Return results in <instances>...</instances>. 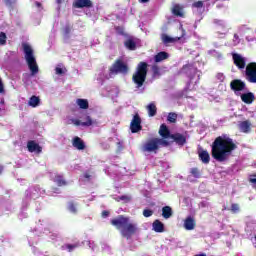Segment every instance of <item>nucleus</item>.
<instances>
[{"instance_id":"49","label":"nucleus","mask_w":256,"mask_h":256,"mask_svg":"<svg viewBox=\"0 0 256 256\" xmlns=\"http://www.w3.org/2000/svg\"><path fill=\"white\" fill-rule=\"evenodd\" d=\"M249 181L250 183H253L254 185H256V175L250 176Z\"/></svg>"},{"instance_id":"5","label":"nucleus","mask_w":256,"mask_h":256,"mask_svg":"<svg viewBox=\"0 0 256 256\" xmlns=\"http://www.w3.org/2000/svg\"><path fill=\"white\" fill-rule=\"evenodd\" d=\"M231 89L236 93V95H240L243 103L247 105H251L253 101H255V94L251 92H244L241 93L245 89V84L241 80H234L230 84Z\"/></svg>"},{"instance_id":"59","label":"nucleus","mask_w":256,"mask_h":256,"mask_svg":"<svg viewBox=\"0 0 256 256\" xmlns=\"http://www.w3.org/2000/svg\"><path fill=\"white\" fill-rule=\"evenodd\" d=\"M3 173V166H0V175Z\"/></svg>"},{"instance_id":"26","label":"nucleus","mask_w":256,"mask_h":256,"mask_svg":"<svg viewBox=\"0 0 256 256\" xmlns=\"http://www.w3.org/2000/svg\"><path fill=\"white\" fill-rule=\"evenodd\" d=\"M39 103H41V99L37 96H32L28 101V105H30V107H39Z\"/></svg>"},{"instance_id":"41","label":"nucleus","mask_w":256,"mask_h":256,"mask_svg":"<svg viewBox=\"0 0 256 256\" xmlns=\"http://www.w3.org/2000/svg\"><path fill=\"white\" fill-rule=\"evenodd\" d=\"M192 7H194L195 9H203V1H198L195 2Z\"/></svg>"},{"instance_id":"51","label":"nucleus","mask_w":256,"mask_h":256,"mask_svg":"<svg viewBox=\"0 0 256 256\" xmlns=\"http://www.w3.org/2000/svg\"><path fill=\"white\" fill-rule=\"evenodd\" d=\"M74 125H76L77 127H79V125L83 126V122L81 120H74Z\"/></svg>"},{"instance_id":"34","label":"nucleus","mask_w":256,"mask_h":256,"mask_svg":"<svg viewBox=\"0 0 256 256\" xmlns=\"http://www.w3.org/2000/svg\"><path fill=\"white\" fill-rule=\"evenodd\" d=\"M114 29L118 35H125V28L122 26H115Z\"/></svg>"},{"instance_id":"48","label":"nucleus","mask_w":256,"mask_h":256,"mask_svg":"<svg viewBox=\"0 0 256 256\" xmlns=\"http://www.w3.org/2000/svg\"><path fill=\"white\" fill-rule=\"evenodd\" d=\"M55 71H56V75H63V68H59V67H56V69H55Z\"/></svg>"},{"instance_id":"53","label":"nucleus","mask_w":256,"mask_h":256,"mask_svg":"<svg viewBox=\"0 0 256 256\" xmlns=\"http://www.w3.org/2000/svg\"><path fill=\"white\" fill-rule=\"evenodd\" d=\"M102 217H109V211L104 210V211L102 212Z\"/></svg>"},{"instance_id":"19","label":"nucleus","mask_w":256,"mask_h":256,"mask_svg":"<svg viewBox=\"0 0 256 256\" xmlns=\"http://www.w3.org/2000/svg\"><path fill=\"white\" fill-rule=\"evenodd\" d=\"M184 229H186V231H193V229H195V219H193V217L188 216L184 220Z\"/></svg>"},{"instance_id":"52","label":"nucleus","mask_w":256,"mask_h":256,"mask_svg":"<svg viewBox=\"0 0 256 256\" xmlns=\"http://www.w3.org/2000/svg\"><path fill=\"white\" fill-rule=\"evenodd\" d=\"M162 167L165 168V169H169V162H163L162 163Z\"/></svg>"},{"instance_id":"21","label":"nucleus","mask_w":256,"mask_h":256,"mask_svg":"<svg viewBox=\"0 0 256 256\" xmlns=\"http://www.w3.org/2000/svg\"><path fill=\"white\" fill-rule=\"evenodd\" d=\"M124 46H125L126 49H128L129 51H135V49H137V42H135V40H133V38H128V39L124 42Z\"/></svg>"},{"instance_id":"27","label":"nucleus","mask_w":256,"mask_h":256,"mask_svg":"<svg viewBox=\"0 0 256 256\" xmlns=\"http://www.w3.org/2000/svg\"><path fill=\"white\" fill-rule=\"evenodd\" d=\"M211 57H214V59H217V61H223V54L217 50H210L208 52Z\"/></svg>"},{"instance_id":"32","label":"nucleus","mask_w":256,"mask_h":256,"mask_svg":"<svg viewBox=\"0 0 256 256\" xmlns=\"http://www.w3.org/2000/svg\"><path fill=\"white\" fill-rule=\"evenodd\" d=\"M191 175L188 176L189 181H193L191 177H194L195 179H199V170L197 168H192L190 170Z\"/></svg>"},{"instance_id":"13","label":"nucleus","mask_w":256,"mask_h":256,"mask_svg":"<svg viewBox=\"0 0 256 256\" xmlns=\"http://www.w3.org/2000/svg\"><path fill=\"white\" fill-rule=\"evenodd\" d=\"M141 129H143V126H141V117L139 116V113H136L130 123V130L131 133H139Z\"/></svg>"},{"instance_id":"37","label":"nucleus","mask_w":256,"mask_h":256,"mask_svg":"<svg viewBox=\"0 0 256 256\" xmlns=\"http://www.w3.org/2000/svg\"><path fill=\"white\" fill-rule=\"evenodd\" d=\"M3 1L7 7H11V8H13V5L17 3V0H3Z\"/></svg>"},{"instance_id":"61","label":"nucleus","mask_w":256,"mask_h":256,"mask_svg":"<svg viewBox=\"0 0 256 256\" xmlns=\"http://www.w3.org/2000/svg\"><path fill=\"white\" fill-rule=\"evenodd\" d=\"M254 240H255V245H254V247H255V249H256V236H255Z\"/></svg>"},{"instance_id":"24","label":"nucleus","mask_w":256,"mask_h":256,"mask_svg":"<svg viewBox=\"0 0 256 256\" xmlns=\"http://www.w3.org/2000/svg\"><path fill=\"white\" fill-rule=\"evenodd\" d=\"M76 103L80 109H89V101L87 99L78 98Z\"/></svg>"},{"instance_id":"40","label":"nucleus","mask_w":256,"mask_h":256,"mask_svg":"<svg viewBox=\"0 0 256 256\" xmlns=\"http://www.w3.org/2000/svg\"><path fill=\"white\" fill-rule=\"evenodd\" d=\"M153 215V210L151 209H144L143 210V216L144 217H151Z\"/></svg>"},{"instance_id":"35","label":"nucleus","mask_w":256,"mask_h":256,"mask_svg":"<svg viewBox=\"0 0 256 256\" xmlns=\"http://www.w3.org/2000/svg\"><path fill=\"white\" fill-rule=\"evenodd\" d=\"M232 43H233L234 47H236V45H239L241 43V38H239V35L234 34Z\"/></svg>"},{"instance_id":"2","label":"nucleus","mask_w":256,"mask_h":256,"mask_svg":"<svg viewBox=\"0 0 256 256\" xmlns=\"http://www.w3.org/2000/svg\"><path fill=\"white\" fill-rule=\"evenodd\" d=\"M111 225L120 231V235H122L124 239H131L133 235H136L137 231H139L137 224L131 223L129 217L124 215H119L117 218L112 219Z\"/></svg>"},{"instance_id":"42","label":"nucleus","mask_w":256,"mask_h":256,"mask_svg":"<svg viewBox=\"0 0 256 256\" xmlns=\"http://www.w3.org/2000/svg\"><path fill=\"white\" fill-rule=\"evenodd\" d=\"M231 211L232 213H239V204H232Z\"/></svg>"},{"instance_id":"25","label":"nucleus","mask_w":256,"mask_h":256,"mask_svg":"<svg viewBox=\"0 0 256 256\" xmlns=\"http://www.w3.org/2000/svg\"><path fill=\"white\" fill-rule=\"evenodd\" d=\"M54 183H56L58 187H64L65 185H67V181H65V179L61 175L55 176Z\"/></svg>"},{"instance_id":"28","label":"nucleus","mask_w":256,"mask_h":256,"mask_svg":"<svg viewBox=\"0 0 256 256\" xmlns=\"http://www.w3.org/2000/svg\"><path fill=\"white\" fill-rule=\"evenodd\" d=\"M147 109L149 117H155L157 115V106L155 104H149Z\"/></svg>"},{"instance_id":"30","label":"nucleus","mask_w":256,"mask_h":256,"mask_svg":"<svg viewBox=\"0 0 256 256\" xmlns=\"http://www.w3.org/2000/svg\"><path fill=\"white\" fill-rule=\"evenodd\" d=\"M166 121L168 123H176L177 122V113H174V112L168 113Z\"/></svg>"},{"instance_id":"60","label":"nucleus","mask_w":256,"mask_h":256,"mask_svg":"<svg viewBox=\"0 0 256 256\" xmlns=\"http://www.w3.org/2000/svg\"><path fill=\"white\" fill-rule=\"evenodd\" d=\"M158 133H159V135H161V128H159Z\"/></svg>"},{"instance_id":"16","label":"nucleus","mask_w":256,"mask_h":256,"mask_svg":"<svg viewBox=\"0 0 256 256\" xmlns=\"http://www.w3.org/2000/svg\"><path fill=\"white\" fill-rule=\"evenodd\" d=\"M214 23L217 27H220L223 30L222 33L218 32V37L223 39V37L227 35V22L223 20H214Z\"/></svg>"},{"instance_id":"7","label":"nucleus","mask_w":256,"mask_h":256,"mask_svg":"<svg viewBox=\"0 0 256 256\" xmlns=\"http://www.w3.org/2000/svg\"><path fill=\"white\" fill-rule=\"evenodd\" d=\"M161 147V138H150L142 146V153H157Z\"/></svg>"},{"instance_id":"12","label":"nucleus","mask_w":256,"mask_h":256,"mask_svg":"<svg viewBox=\"0 0 256 256\" xmlns=\"http://www.w3.org/2000/svg\"><path fill=\"white\" fill-rule=\"evenodd\" d=\"M232 59L234 61V65L238 67V69L243 70L247 65V58L243 57V55L232 52Z\"/></svg>"},{"instance_id":"44","label":"nucleus","mask_w":256,"mask_h":256,"mask_svg":"<svg viewBox=\"0 0 256 256\" xmlns=\"http://www.w3.org/2000/svg\"><path fill=\"white\" fill-rule=\"evenodd\" d=\"M170 55L167 52H161V61H165V59H169Z\"/></svg>"},{"instance_id":"56","label":"nucleus","mask_w":256,"mask_h":256,"mask_svg":"<svg viewBox=\"0 0 256 256\" xmlns=\"http://www.w3.org/2000/svg\"><path fill=\"white\" fill-rule=\"evenodd\" d=\"M36 7H41V2H35Z\"/></svg>"},{"instance_id":"47","label":"nucleus","mask_w":256,"mask_h":256,"mask_svg":"<svg viewBox=\"0 0 256 256\" xmlns=\"http://www.w3.org/2000/svg\"><path fill=\"white\" fill-rule=\"evenodd\" d=\"M66 248L68 251H73V249H77V244H68Z\"/></svg>"},{"instance_id":"10","label":"nucleus","mask_w":256,"mask_h":256,"mask_svg":"<svg viewBox=\"0 0 256 256\" xmlns=\"http://www.w3.org/2000/svg\"><path fill=\"white\" fill-rule=\"evenodd\" d=\"M246 79L249 83H256V62H251L246 66Z\"/></svg>"},{"instance_id":"22","label":"nucleus","mask_w":256,"mask_h":256,"mask_svg":"<svg viewBox=\"0 0 256 256\" xmlns=\"http://www.w3.org/2000/svg\"><path fill=\"white\" fill-rule=\"evenodd\" d=\"M199 159L200 161H202V163H209V161L211 160V157L209 156V152H207L206 150H200L199 151Z\"/></svg>"},{"instance_id":"55","label":"nucleus","mask_w":256,"mask_h":256,"mask_svg":"<svg viewBox=\"0 0 256 256\" xmlns=\"http://www.w3.org/2000/svg\"><path fill=\"white\" fill-rule=\"evenodd\" d=\"M139 3H149V0H139Z\"/></svg>"},{"instance_id":"1","label":"nucleus","mask_w":256,"mask_h":256,"mask_svg":"<svg viewBox=\"0 0 256 256\" xmlns=\"http://www.w3.org/2000/svg\"><path fill=\"white\" fill-rule=\"evenodd\" d=\"M237 146L233 143V140L228 136H220L215 139L212 145V157L216 159V161H227L229 156Z\"/></svg>"},{"instance_id":"23","label":"nucleus","mask_w":256,"mask_h":256,"mask_svg":"<svg viewBox=\"0 0 256 256\" xmlns=\"http://www.w3.org/2000/svg\"><path fill=\"white\" fill-rule=\"evenodd\" d=\"M239 129L242 133H249L251 129V122L250 121H243L239 124Z\"/></svg>"},{"instance_id":"20","label":"nucleus","mask_w":256,"mask_h":256,"mask_svg":"<svg viewBox=\"0 0 256 256\" xmlns=\"http://www.w3.org/2000/svg\"><path fill=\"white\" fill-rule=\"evenodd\" d=\"M162 217L163 219H171L173 217V209L171 206L162 207Z\"/></svg>"},{"instance_id":"8","label":"nucleus","mask_w":256,"mask_h":256,"mask_svg":"<svg viewBox=\"0 0 256 256\" xmlns=\"http://www.w3.org/2000/svg\"><path fill=\"white\" fill-rule=\"evenodd\" d=\"M109 72L112 75H118V73H122L123 75H127L129 73V66L123 60L117 59L113 65L110 67Z\"/></svg>"},{"instance_id":"9","label":"nucleus","mask_w":256,"mask_h":256,"mask_svg":"<svg viewBox=\"0 0 256 256\" xmlns=\"http://www.w3.org/2000/svg\"><path fill=\"white\" fill-rule=\"evenodd\" d=\"M192 75L190 76V80L187 84V91H193L197 87V83H199V79L201 77V72L197 70V68H192L190 70Z\"/></svg>"},{"instance_id":"58","label":"nucleus","mask_w":256,"mask_h":256,"mask_svg":"<svg viewBox=\"0 0 256 256\" xmlns=\"http://www.w3.org/2000/svg\"><path fill=\"white\" fill-rule=\"evenodd\" d=\"M164 225L163 224H161V233H163L165 230H164Z\"/></svg>"},{"instance_id":"3","label":"nucleus","mask_w":256,"mask_h":256,"mask_svg":"<svg viewBox=\"0 0 256 256\" xmlns=\"http://www.w3.org/2000/svg\"><path fill=\"white\" fill-rule=\"evenodd\" d=\"M161 145L167 146L171 145V143H176L177 145H185L186 139L183 134H171V131L167 127V125H161Z\"/></svg>"},{"instance_id":"4","label":"nucleus","mask_w":256,"mask_h":256,"mask_svg":"<svg viewBox=\"0 0 256 256\" xmlns=\"http://www.w3.org/2000/svg\"><path fill=\"white\" fill-rule=\"evenodd\" d=\"M149 64L147 62H139L135 73L132 75V81L136 85L137 89H141L143 85H145V81H147V73Z\"/></svg>"},{"instance_id":"29","label":"nucleus","mask_w":256,"mask_h":256,"mask_svg":"<svg viewBox=\"0 0 256 256\" xmlns=\"http://www.w3.org/2000/svg\"><path fill=\"white\" fill-rule=\"evenodd\" d=\"M96 123H97V121H93L91 116L86 115L85 121L82 122V127H91V125H95Z\"/></svg>"},{"instance_id":"17","label":"nucleus","mask_w":256,"mask_h":256,"mask_svg":"<svg viewBox=\"0 0 256 256\" xmlns=\"http://www.w3.org/2000/svg\"><path fill=\"white\" fill-rule=\"evenodd\" d=\"M72 146L78 151H83L85 149V142L80 137L76 136L72 139Z\"/></svg>"},{"instance_id":"46","label":"nucleus","mask_w":256,"mask_h":256,"mask_svg":"<svg viewBox=\"0 0 256 256\" xmlns=\"http://www.w3.org/2000/svg\"><path fill=\"white\" fill-rule=\"evenodd\" d=\"M0 93H5V85L3 84V80L0 78Z\"/></svg>"},{"instance_id":"6","label":"nucleus","mask_w":256,"mask_h":256,"mask_svg":"<svg viewBox=\"0 0 256 256\" xmlns=\"http://www.w3.org/2000/svg\"><path fill=\"white\" fill-rule=\"evenodd\" d=\"M22 47L28 69H30L31 75L35 76L37 73H39V65H37V59H35V55H33V48H31V46L27 43H23Z\"/></svg>"},{"instance_id":"50","label":"nucleus","mask_w":256,"mask_h":256,"mask_svg":"<svg viewBox=\"0 0 256 256\" xmlns=\"http://www.w3.org/2000/svg\"><path fill=\"white\" fill-rule=\"evenodd\" d=\"M127 199H129V197H127L125 195L118 197V201H127Z\"/></svg>"},{"instance_id":"54","label":"nucleus","mask_w":256,"mask_h":256,"mask_svg":"<svg viewBox=\"0 0 256 256\" xmlns=\"http://www.w3.org/2000/svg\"><path fill=\"white\" fill-rule=\"evenodd\" d=\"M84 177H85V179H91V175H89V173H85Z\"/></svg>"},{"instance_id":"31","label":"nucleus","mask_w":256,"mask_h":256,"mask_svg":"<svg viewBox=\"0 0 256 256\" xmlns=\"http://www.w3.org/2000/svg\"><path fill=\"white\" fill-rule=\"evenodd\" d=\"M153 231L161 233V220H155L152 224Z\"/></svg>"},{"instance_id":"45","label":"nucleus","mask_w":256,"mask_h":256,"mask_svg":"<svg viewBox=\"0 0 256 256\" xmlns=\"http://www.w3.org/2000/svg\"><path fill=\"white\" fill-rule=\"evenodd\" d=\"M155 63H161V52H158L157 55L154 57Z\"/></svg>"},{"instance_id":"11","label":"nucleus","mask_w":256,"mask_h":256,"mask_svg":"<svg viewBox=\"0 0 256 256\" xmlns=\"http://www.w3.org/2000/svg\"><path fill=\"white\" fill-rule=\"evenodd\" d=\"M183 37H185V31L182 30V36L181 37H171L167 34H162V43H164V45L166 47H169L171 45H175V43H177V41H183Z\"/></svg>"},{"instance_id":"39","label":"nucleus","mask_w":256,"mask_h":256,"mask_svg":"<svg viewBox=\"0 0 256 256\" xmlns=\"http://www.w3.org/2000/svg\"><path fill=\"white\" fill-rule=\"evenodd\" d=\"M216 79L217 81H219L220 83H223L225 81V74L223 73H218L216 74Z\"/></svg>"},{"instance_id":"57","label":"nucleus","mask_w":256,"mask_h":256,"mask_svg":"<svg viewBox=\"0 0 256 256\" xmlns=\"http://www.w3.org/2000/svg\"><path fill=\"white\" fill-rule=\"evenodd\" d=\"M58 5H61V3H63V0H56Z\"/></svg>"},{"instance_id":"14","label":"nucleus","mask_w":256,"mask_h":256,"mask_svg":"<svg viewBox=\"0 0 256 256\" xmlns=\"http://www.w3.org/2000/svg\"><path fill=\"white\" fill-rule=\"evenodd\" d=\"M27 149L29 153H36V155H40V153H43V147H41L39 143L35 142V140H29L27 142Z\"/></svg>"},{"instance_id":"43","label":"nucleus","mask_w":256,"mask_h":256,"mask_svg":"<svg viewBox=\"0 0 256 256\" xmlns=\"http://www.w3.org/2000/svg\"><path fill=\"white\" fill-rule=\"evenodd\" d=\"M152 72L154 75H159V66L156 64L152 65Z\"/></svg>"},{"instance_id":"36","label":"nucleus","mask_w":256,"mask_h":256,"mask_svg":"<svg viewBox=\"0 0 256 256\" xmlns=\"http://www.w3.org/2000/svg\"><path fill=\"white\" fill-rule=\"evenodd\" d=\"M68 209L71 213H77V207L75 206V203L70 202L68 205Z\"/></svg>"},{"instance_id":"18","label":"nucleus","mask_w":256,"mask_h":256,"mask_svg":"<svg viewBox=\"0 0 256 256\" xmlns=\"http://www.w3.org/2000/svg\"><path fill=\"white\" fill-rule=\"evenodd\" d=\"M171 13L176 17H183V6L177 3H172Z\"/></svg>"},{"instance_id":"38","label":"nucleus","mask_w":256,"mask_h":256,"mask_svg":"<svg viewBox=\"0 0 256 256\" xmlns=\"http://www.w3.org/2000/svg\"><path fill=\"white\" fill-rule=\"evenodd\" d=\"M64 35H65V37H69V35L71 34V26L70 25H66L65 27H64Z\"/></svg>"},{"instance_id":"15","label":"nucleus","mask_w":256,"mask_h":256,"mask_svg":"<svg viewBox=\"0 0 256 256\" xmlns=\"http://www.w3.org/2000/svg\"><path fill=\"white\" fill-rule=\"evenodd\" d=\"M73 7L75 9H83L84 7L89 9L93 7V2L91 0H76L73 2Z\"/></svg>"},{"instance_id":"33","label":"nucleus","mask_w":256,"mask_h":256,"mask_svg":"<svg viewBox=\"0 0 256 256\" xmlns=\"http://www.w3.org/2000/svg\"><path fill=\"white\" fill-rule=\"evenodd\" d=\"M0 45H7V34L0 32Z\"/></svg>"}]
</instances>
